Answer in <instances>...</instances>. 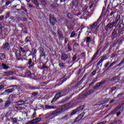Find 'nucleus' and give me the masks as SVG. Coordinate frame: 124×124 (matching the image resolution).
Masks as SVG:
<instances>
[{"label":"nucleus","instance_id":"nucleus-40","mask_svg":"<svg viewBox=\"0 0 124 124\" xmlns=\"http://www.w3.org/2000/svg\"><path fill=\"white\" fill-rule=\"evenodd\" d=\"M3 88H4V86H3V85L0 86V89H3Z\"/></svg>","mask_w":124,"mask_h":124},{"label":"nucleus","instance_id":"nucleus-41","mask_svg":"<svg viewBox=\"0 0 124 124\" xmlns=\"http://www.w3.org/2000/svg\"><path fill=\"white\" fill-rule=\"evenodd\" d=\"M73 61H75V60H76V57L74 56V57L73 58Z\"/></svg>","mask_w":124,"mask_h":124},{"label":"nucleus","instance_id":"nucleus-3","mask_svg":"<svg viewBox=\"0 0 124 124\" xmlns=\"http://www.w3.org/2000/svg\"><path fill=\"white\" fill-rule=\"evenodd\" d=\"M114 25H115V22H112L108 24L106 27V31H110V30H112L114 27Z\"/></svg>","mask_w":124,"mask_h":124},{"label":"nucleus","instance_id":"nucleus-50","mask_svg":"<svg viewBox=\"0 0 124 124\" xmlns=\"http://www.w3.org/2000/svg\"><path fill=\"white\" fill-rule=\"evenodd\" d=\"M113 102H114V101H110L111 103H112Z\"/></svg>","mask_w":124,"mask_h":124},{"label":"nucleus","instance_id":"nucleus-37","mask_svg":"<svg viewBox=\"0 0 124 124\" xmlns=\"http://www.w3.org/2000/svg\"><path fill=\"white\" fill-rule=\"evenodd\" d=\"M31 62H32L31 59H30L28 62L29 64H31Z\"/></svg>","mask_w":124,"mask_h":124},{"label":"nucleus","instance_id":"nucleus-23","mask_svg":"<svg viewBox=\"0 0 124 124\" xmlns=\"http://www.w3.org/2000/svg\"><path fill=\"white\" fill-rule=\"evenodd\" d=\"M8 46H9V44H8V43H6L4 45V49H6V48H7Z\"/></svg>","mask_w":124,"mask_h":124},{"label":"nucleus","instance_id":"nucleus-27","mask_svg":"<svg viewBox=\"0 0 124 124\" xmlns=\"http://www.w3.org/2000/svg\"><path fill=\"white\" fill-rule=\"evenodd\" d=\"M13 90L12 89H8V90H7L6 91V92H7V93H12V92H13Z\"/></svg>","mask_w":124,"mask_h":124},{"label":"nucleus","instance_id":"nucleus-36","mask_svg":"<svg viewBox=\"0 0 124 124\" xmlns=\"http://www.w3.org/2000/svg\"><path fill=\"white\" fill-rule=\"evenodd\" d=\"M3 16H0V21H1V20H3Z\"/></svg>","mask_w":124,"mask_h":124},{"label":"nucleus","instance_id":"nucleus-18","mask_svg":"<svg viewBox=\"0 0 124 124\" xmlns=\"http://www.w3.org/2000/svg\"><path fill=\"white\" fill-rule=\"evenodd\" d=\"M45 108H46V110H49L50 109H51V106H49V105H46L45 106Z\"/></svg>","mask_w":124,"mask_h":124},{"label":"nucleus","instance_id":"nucleus-48","mask_svg":"<svg viewBox=\"0 0 124 124\" xmlns=\"http://www.w3.org/2000/svg\"><path fill=\"white\" fill-rule=\"evenodd\" d=\"M2 101H3L2 99H0V103L1 102H2Z\"/></svg>","mask_w":124,"mask_h":124},{"label":"nucleus","instance_id":"nucleus-32","mask_svg":"<svg viewBox=\"0 0 124 124\" xmlns=\"http://www.w3.org/2000/svg\"><path fill=\"white\" fill-rule=\"evenodd\" d=\"M59 65H60V67H62V66H63V63H60Z\"/></svg>","mask_w":124,"mask_h":124},{"label":"nucleus","instance_id":"nucleus-9","mask_svg":"<svg viewBox=\"0 0 124 124\" xmlns=\"http://www.w3.org/2000/svg\"><path fill=\"white\" fill-rule=\"evenodd\" d=\"M13 73L11 72H6L4 73V76H9V75H12Z\"/></svg>","mask_w":124,"mask_h":124},{"label":"nucleus","instance_id":"nucleus-22","mask_svg":"<svg viewBox=\"0 0 124 124\" xmlns=\"http://www.w3.org/2000/svg\"><path fill=\"white\" fill-rule=\"evenodd\" d=\"M18 105H23V104H25V102L24 101H20L18 102Z\"/></svg>","mask_w":124,"mask_h":124},{"label":"nucleus","instance_id":"nucleus-51","mask_svg":"<svg viewBox=\"0 0 124 124\" xmlns=\"http://www.w3.org/2000/svg\"><path fill=\"white\" fill-rule=\"evenodd\" d=\"M112 64H114V62L112 63Z\"/></svg>","mask_w":124,"mask_h":124},{"label":"nucleus","instance_id":"nucleus-6","mask_svg":"<svg viewBox=\"0 0 124 124\" xmlns=\"http://www.w3.org/2000/svg\"><path fill=\"white\" fill-rule=\"evenodd\" d=\"M85 15H87V13L85 11H82L81 13H78L77 14V16H80V17H82V16H85Z\"/></svg>","mask_w":124,"mask_h":124},{"label":"nucleus","instance_id":"nucleus-2","mask_svg":"<svg viewBox=\"0 0 124 124\" xmlns=\"http://www.w3.org/2000/svg\"><path fill=\"white\" fill-rule=\"evenodd\" d=\"M83 109H84V107L80 106V108H78L74 110L71 114L72 116H73V115H76V114H79V113L82 112L83 111Z\"/></svg>","mask_w":124,"mask_h":124},{"label":"nucleus","instance_id":"nucleus-4","mask_svg":"<svg viewBox=\"0 0 124 124\" xmlns=\"http://www.w3.org/2000/svg\"><path fill=\"white\" fill-rule=\"evenodd\" d=\"M61 96H62V93H59L55 95V97L52 100L51 103H53V102H55V101L58 100V98H60V97H61Z\"/></svg>","mask_w":124,"mask_h":124},{"label":"nucleus","instance_id":"nucleus-43","mask_svg":"<svg viewBox=\"0 0 124 124\" xmlns=\"http://www.w3.org/2000/svg\"><path fill=\"white\" fill-rule=\"evenodd\" d=\"M98 54V52H96L95 55H94V57H95V56H96V55H97Z\"/></svg>","mask_w":124,"mask_h":124},{"label":"nucleus","instance_id":"nucleus-25","mask_svg":"<svg viewBox=\"0 0 124 124\" xmlns=\"http://www.w3.org/2000/svg\"><path fill=\"white\" fill-rule=\"evenodd\" d=\"M76 33L75 32H72L71 35H70V37H74L76 35Z\"/></svg>","mask_w":124,"mask_h":124},{"label":"nucleus","instance_id":"nucleus-33","mask_svg":"<svg viewBox=\"0 0 124 124\" xmlns=\"http://www.w3.org/2000/svg\"><path fill=\"white\" fill-rule=\"evenodd\" d=\"M10 3H11V2H10V1H7L6 2V5H8V4H10Z\"/></svg>","mask_w":124,"mask_h":124},{"label":"nucleus","instance_id":"nucleus-29","mask_svg":"<svg viewBox=\"0 0 124 124\" xmlns=\"http://www.w3.org/2000/svg\"><path fill=\"white\" fill-rule=\"evenodd\" d=\"M40 1L42 3V4H45L46 3V2L44 0H41Z\"/></svg>","mask_w":124,"mask_h":124},{"label":"nucleus","instance_id":"nucleus-47","mask_svg":"<svg viewBox=\"0 0 124 124\" xmlns=\"http://www.w3.org/2000/svg\"><path fill=\"white\" fill-rule=\"evenodd\" d=\"M74 45L77 47L78 46V44H75Z\"/></svg>","mask_w":124,"mask_h":124},{"label":"nucleus","instance_id":"nucleus-1","mask_svg":"<svg viewBox=\"0 0 124 124\" xmlns=\"http://www.w3.org/2000/svg\"><path fill=\"white\" fill-rule=\"evenodd\" d=\"M68 106H69V104H68L62 106L61 108L55 110L53 112H52V115H54L53 117H56V116H60V115H63L65 110H67V109L69 108Z\"/></svg>","mask_w":124,"mask_h":124},{"label":"nucleus","instance_id":"nucleus-42","mask_svg":"<svg viewBox=\"0 0 124 124\" xmlns=\"http://www.w3.org/2000/svg\"><path fill=\"white\" fill-rule=\"evenodd\" d=\"M60 1L61 2H63L65 1V0H60Z\"/></svg>","mask_w":124,"mask_h":124},{"label":"nucleus","instance_id":"nucleus-28","mask_svg":"<svg viewBox=\"0 0 124 124\" xmlns=\"http://www.w3.org/2000/svg\"><path fill=\"white\" fill-rule=\"evenodd\" d=\"M105 59V57H103L100 61L98 62V63H100V62H103V60Z\"/></svg>","mask_w":124,"mask_h":124},{"label":"nucleus","instance_id":"nucleus-15","mask_svg":"<svg viewBox=\"0 0 124 124\" xmlns=\"http://www.w3.org/2000/svg\"><path fill=\"white\" fill-rule=\"evenodd\" d=\"M2 67L4 69H8V68H9V67L7 65H6L5 64H2Z\"/></svg>","mask_w":124,"mask_h":124},{"label":"nucleus","instance_id":"nucleus-7","mask_svg":"<svg viewBox=\"0 0 124 124\" xmlns=\"http://www.w3.org/2000/svg\"><path fill=\"white\" fill-rule=\"evenodd\" d=\"M41 121V119L38 118L36 119H34L32 121V124H37V123H39Z\"/></svg>","mask_w":124,"mask_h":124},{"label":"nucleus","instance_id":"nucleus-14","mask_svg":"<svg viewBox=\"0 0 124 124\" xmlns=\"http://www.w3.org/2000/svg\"><path fill=\"white\" fill-rule=\"evenodd\" d=\"M67 17H68L70 19H72V18L74 17L73 14L72 13L68 14Z\"/></svg>","mask_w":124,"mask_h":124},{"label":"nucleus","instance_id":"nucleus-34","mask_svg":"<svg viewBox=\"0 0 124 124\" xmlns=\"http://www.w3.org/2000/svg\"><path fill=\"white\" fill-rule=\"evenodd\" d=\"M13 124H16V123H17V121H16V119H13Z\"/></svg>","mask_w":124,"mask_h":124},{"label":"nucleus","instance_id":"nucleus-19","mask_svg":"<svg viewBox=\"0 0 124 124\" xmlns=\"http://www.w3.org/2000/svg\"><path fill=\"white\" fill-rule=\"evenodd\" d=\"M93 93V91L91 90L90 91H89L87 93H86L85 95H89V94H91V93Z\"/></svg>","mask_w":124,"mask_h":124},{"label":"nucleus","instance_id":"nucleus-49","mask_svg":"<svg viewBox=\"0 0 124 124\" xmlns=\"http://www.w3.org/2000/svg\"><path fill=\"white\" fill-rule=\"evenodd\" d=\"M43 56H46V55L45 54H44L43 55H41L40 56H41V57H43Z\"/></svg>","mask_w":124,"mask_h":124},{"label":"nucleus","instance_id":"nucleus-31","mask_svg":"<svg viewBox=\"0 0 124 124\" xmlns=\"http://www.w3.org/2000/svg\"><path fill=\"white\" fill-rule=\"evenodd\" d=\"M96 73V71H93L92 73V75H95V74Z\"/></svg>","mask_w":124,"mask_h":124},{"label":"nucleus","instance_id":"nucleus-8","mask_svg":"<svg viewBox=\"0 0 124 124\" xmlns=\"http://www.w3.org/2000/svg\"><path fill=\"white\" fill-rule=\"evenodd\" d=\"M50 23L54 25V24L57 22V19L55 18H50Z\"/></svg>","mask_w":124,"mask_h":124},{"label":"nucleus","instance_id":"nucleus-13","mask_svg":"<svg viewBox=\"0 0 124 124\" xmlns=\"http://www.w3.org/2000/svg\"><path fill=\"white\" fill-rule=\"evenodd\" d=\"M0 60H4L5 59V55L3 53L0 54Z\"/></svg>","mask_w":124,"mask_h":124},{"label":"nucleus","instance_id":"nucleus-38","mask_svg":"<svg viewBox=\"0 0 124 124\" xmlns=\"http://www.w3.org/2000/svg\"><path fill=\"white\" fill-rule=\"evenodd\" d=\"M51 109H56V107L55 106L51 107Z\"/></svg>","mask_w":124,"mask_h":124},{"label":"nucleus","instance_id":"nucleus-44","mask_svg":"<svg viewBox=\"0 0 124 124\" xmlns=\"http://www.w3.org/2000/svg\"><path fill=\"white\" fill-rule=\"evenodd\" d=\"M65 81H66V80H63L62 81V83H64V82H65Z\"/></svg>","mask_w":124,"mask_h":124},{"label":"nucleus","instance_id":"nucleus-17","mask_svg":"<svg viewBox=\"0 0 124 124\" xmlns=\"http://www.w3.org/2000/svg\"><path fill=\"white\" fill-rule=\"evenodd\" d=\"M121 20V16L118 15L116 17V22H118Z\"/></svg>","mask_w":124,"mask_h":124},{"label":"nucleus","instance_id":"nucleus-24","mask_svg":"<svg viewBox=\"0 0 124 124\" xmlns=\"http://www.w3.org/2000/svg\"><path fill=\"white\" fill-rule=\"evenodd\" d=\"M84 115H85V113H84V112H82L79 115L78 118L82 119V118L84 117Z\"/></svg>","mask_w":124,"mask_h":124},{"label":"nucleus","instance_id":"nucleus-21","mask_svg":"<svg viewBox=\"0 0 124 124\" xmlns=\"http://www.w3.org/2000/svg\"><path fill=\"white\" fill-rule=\"evenodd\" d=\"M33 1L34 4L36 5V6H38V2H37V0H32Z\"/></svg>","mask_w":124,"mask_h":124},{"label":"nucleus","instance_id":"nucleus-52","mask_svg":"<svg viewBox=\"0 0 124 124\" xmlns=\"http://www.w3.org/2000/svg\"><path fill=\"white\" fill-rule=\"evenodd\" d=\"M7 15H8H8H8V14H7Z\"/></svg>","mask_w":124,"mask_h":124},{"label":"nucleus","instance_id":"nucleus-30","mask_svg":"<svg viewBox=\"0 0 124 124\" xmlns=\"http://www.w3.org/2000/svg\"><path fill=\"white\" fill-rule=\"evenodd\" d=\"M35 116H36V112H34L33 114L32 118H35Z\"/></svg>","mask_w":124,"mask_h":124},{"label":"nucleus","instance_id":"nucleus-20","mask_svg":"<svg viewBox=\"0 0 124 124\" xmlns=\"http://www.w3.org/2000/svg\"><path fill=\"white\" fill-rule=\"evenodd\" d=\"M32 55H35L36 54V49L33 48L32 49Z\"/></svg>","mask_w":124,"mask_h":124},{"label":"nucleus","instance_id":"nucleus-11","mask_svg":"<svg viewBox=\"0 0 124 124\" xmlns=\"http://www.w3.org/2000/svg\"><path fill=\"white\" fill-rule=\"evenodd\" d=\"M66 59H67V56L64 54H62V59L63 60V61H65Z\"/></svg>","mask_w":124,"mask_h":124},{"label":"nucleus","instance_id":"nucleus-10","mask_svg":"<svg viewBox=\"0 0 124 124\" xmlns=\"http://www.w3.org/2000/svg\"><path fill=\"white\" fill-rule=\"evenodd\" d=\"M73 6H75L76 7H77V6L78 5V0H76L73 1Z\"/></svg>","mask_w":124,"mask_h":124},{"label":"nucleus","instance_id":"nucleus-26","mask_svg":"<svg viewBox=\"0 0 124 124\" xmlns=\"http://www.w3.org/2000/svg\"><path fill=\"white\" fill-rule=\"evenodd\" d=\"M86 42H91V38L90 37H88L86 39Z\"/></svg>","mask_w":124,"mask_h":124},{"label":"nucleus","instance_id":"nucleus-39","mask_svg":"<svg viewBox=\"0 0 124 124\" xmlns=\"http://www.w3.org/2000/svg\"><path fill=\"white\" fill-rule=\"evenodd\" d=\"M124 62V59L120 62V64H123Z\"/></svg>","mask_w":124,"mask_h":124},{"label":"nucleus","instance_id":"nucleus-46","mask_svg":"<svg viewBox=\"0 0 124 124\" xmlns=\"http://www.w3.org/2000/svg\"><path fill=\"white\" fill-rule=\"evenodd\" d=\"M121 114L120 112H119L117 114V116H120V114Z\"/></svg>","mask_w":124,"mask_h":124},{"label":"nucleus","instance_id":"nucleus-35","mask_svg":"<svg viewBox=\"0 0 124 124\" xmlns=\"http://www.w3.org/2000/svg\"><path fill=\"white\" fill-rule=\"evenodd\" d=\"M115 14V13L114 12H111V13L110 14V16H113V15Z\"/></svg>","mask_w":124,"mask_h":124},{"label":"nucleus","instance_id":"nucleus-16","mask_svg":"<svg viewBox=\"0 0 124 124\" xmlns=\"http://www.w3.org/2000/svg\"><path fill=\"white\" fill-rule=\"evenodd\" d=\"M97 26V22H95L91 26V29H94Z\"/></svg>","mask_w":124,"mask_h":124},{"label":"nucleus","instance_id":"nucleus-45","mask_svg":"<svg viewBox=\"0 0 124 124\" xmlns=\"http://www.w3.org/2000/svg\"><path fill=\"white\" fill-rule=\"evenodd\" d=\"M2 32V30H1V28H0V33H1Z\"/></svg>","mask_w":124,"mask_h":124},{"label":"nucleus","instance_id":"nucleus-12","mask_svg":"<svg viewBox=\"0 0 124 124\" xmlns=\"http://www.w3.org/2000/svg\"><path fill=\"white\" fill-rule=\"evenodd\" d=\"M11 104V102H10V101H6L5 103V107H8V106H9V105H10Z\"/></svg>","mask_w":124,"mask_h":124},{"label":"nucleus","instance_id":"nucleus-5","mask_svg":"<svg viewBox=\"0 0 124 124\" xmlns=\"http://www.w3.org/2000/svg\"><path fill=\"white\" fill-rule=\"evenodd\" d=\"M21 50H22V48H18L16 52V57H20L21 56Z\"/></svg>","mask_w":124,"mask_h":124}]
</instances>
